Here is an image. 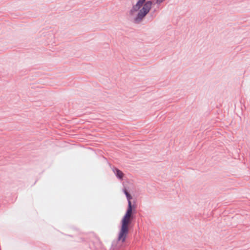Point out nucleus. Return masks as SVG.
<instances>
[{
  "instance_id": "obj_4",
  "label": "nucleus",
  "mask_w": 250,
  "mask_h": 250,
  "mask_svg": "<svg viewBox=\"0 0 250 250\" xmlns=\"http://www.w3.org/2000/svg\"><path fill=\"white\" fill-rule=\"evenodd\" d=\"M112 170L118 179L120 180H123L124 174L121 170L116 167H113Z\"/></svg>"
},
{
  "instance_id": "obj_3",
  "label": "nucleus",
  "mask_w": 250,
  "mask_h": 250,
  "mask_svg": "<svg viewBox=\"0 0 250 250\" xmlns=\"http://www.w3.org/2000/svg\"><path fill=\"white\" fill-rule=\"evenodd\" d=\"M73 231L74 232L71 235H65L74 238V241L78 243L88 245V247L84 248L85 249L89 248L91 250H103L104 249L102 243L97 236L95 235L93 239L87 244V239L84 233L81 232L77 229H74Z\"/></svg>"
},
{
  "instance_id": "obj_1",
  "label": "nucleus",
  "mask_w": 250,
  "mask_h": 250,
  "mask_svg": "<svg viewBox=\"0 0 250 250\" xmlns=\"http://www.w3.org/2000/svg\"><path fill=\"white\" fill-rule=\"evenodd\" d=\"M123 192L127 200V208L121 221V226L118 238L112 241L109 250H118L120 249L122 244L125 242L129 233V226L135 218V214L136 213L135 202L134 201L133 204L132 203L131 200L132 199V197L126 189L124 188Z\"/></svg>"
},
{
  "instance_id": "obj_2",
  "label": "nucleus",
  "mask_w": 250,
  "mask_h": 250,
  "mask_svg": "<svg viewBox=\"0 0 250 250\" xmlns=\"http://www.w3.org/2000/svg\"><path fill=\"white\" fill-rule=\"evenodd\" d=\"M131 3L132 6L129 11V14L133 16L135 12H138L134 19V22L139 23L150 12L153 1L150 0H137L135 4L132 1Z\"/></svg>"
},
{
  "instance_id": "obj_5",
  "label": "nucleus",
  "mask_w": 250,
  "mask_h": 250,
  "mask_svg": "<svg viewBox=\"0 0 250 250\" xmlns=\"http://www.w3.org/2000/svg\"><path fill=\"white\" fill-rule=\"evenodd\" d=\"M165 0H156L155 3H156L157 5H160Z\"/></svg>"
}]
</instances>
